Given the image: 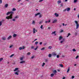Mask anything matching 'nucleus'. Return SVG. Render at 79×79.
Masks as SVG:
<instances>
[{
    "mask_svg": "<svg viewBox=\"0 0 79 79\" xmlns=\"http://www.w3.org/2000/svg\"><path fill=\"white\" fill-rule=\"evenodd\" d=\"M14 13L13 11H10L6 13V15H9V14H10V16L6 17V19H12L13 18V14Z\"/></svg>",
    "mask_w": 79,
    "mask_h": 79,
    "instance_id": "obj_1",
    "label": "nucleus"
},
{
    "mask_svg": "<svg viewBox=\"0 0 79 79\" xmlns=\"http://www.w3.org/2000/svg\"><path fill=\"white\" fill-rule=\"evenodd\" d=\"M74 23L76 24V29H77L79 28V23H78V22H77V21H74Z\"/></svg>",
    "mask_w": 79,
    "mask_h": 79,
    "instance_id": "obj_2",
    "label": "nucleus"
},
{
    "mask_svg": "<svg viewBox=\"0 0 79 79\" xmlns=\"http://www.w3.org/2000/svg\"><path fill=\"white\" fill-rule=\"evenodd\" d=\"M18 69H19V68H15V69L14 70V71H17V73H19V71L18 70Z\"/></svg>",
    "mask_w": 79,
    "mask_h": 79,
    "instance_id": "obj_3",
    "label": "nucleus"
},
{
    "mask_svg": "<svg viewBox=\"0 0 79 79\" xmlns=\"http://www.w3.org/2000/svg\"><path fill=\"white\" fill-rule=\"evenodd\" d=\"M35 32H37V30L35 29V28H33V34H35Z\"/></svg>",
    "mask_w": 79,
    "mask_h": 79,
    "instance_id": "obj_4",
    "label": "nucleus"
},
{
    "mask_svg": "<svg viewBox=\"0 0 79 79\" xmlns=\"http://www.w3.org/2000/svg\"><path fill=\"white\" fill-rule=\"evenodd\" d=\"M55 33H56V31H53L52 32V33H51V34L52 35H53V34H54V35H56V34Z\"/></svg>",
    "mask_w": 79,
    "mask_h": 79,
    "instance_id": "obj_5",
    "label": "nucleus"
},
{
    "mask_svg": "<svg viewBox=\"0 0 79 79\" xmlns=\"http://www.w3.org/2000/svg\"><path fill=\"white\" fill-rule=\"evenodd\" d=\"M11 38H12V36L10 35L7 38V40H10Z\"/></svg>",
    "mask_w": 79,
    "mask_h": 79,
    "instance_id": "obj_6",
    "label": "nucleus"
},
{
    "mask_svg": "<svg viewBox=\"0 0 79 79\" xmlns=\"http://www.w3.org/2000/svg\"><path fill=\"white\" fill-rule=\"evenodd\" d=\"M32 24H33V25H35V20H33L32 22Z\"/></svg>",
    "mask_w": 79,
    "mask_h": 79,
    "instance_id": "obj_7",
    "label": "nucleus"
},
{
    "mask_svg": "<svg viewBox=\"0 0 79 79\" xmlns=\"http://www.w3.org/2000/svg\"><path fill=\"white\" fill-rule=\"evenodd\" d=\"M52 55L53 56H56L57 54L56 53H55V52H53L52 53Z\"/></svg>",
    "mask_w": 79,
    "mask_h": 79,
    "instance_id": "obj_8",
    "label": "nucleus"
},
{
    "mask_svg": "<svg viewBox=\"0 0 79 79\" xmlns=\"http://www.w3.org/2000/svg\"><path fill=\"white\" fill-rule=\"evenodd\" d=\"M62 39H63V37H62L61 36H60L59 38V40H62Z\"/></svg>",
    "mask_w": 79,
    "mask_h": 79,
    "instance_id": "obj_9",
    "label": "nucleus"
},
{
    "mask_svg": "<svg viewBox=\"0 0 79 79\" xmlns=\"http://www.w3.org/2000/svg\"><path fill=\"white\" fill-rule=\"evenodd\" d=\"M64 40H65V39H63L62 40L60 41V44H62V43H63V42H64Z\"/></svg>",
    "mask_w": 79,
    "mask_h": 79,
    "instance_id": "obj_10",
    "label": "nucleus"
},
{
    "mask_svg": "<svg viewBox=\"0 0 79 79\" xmlns=\"http://www.w3.org/2000/svg\"><path fill=\"white\" fill-rule=\"evenodd\" d=\"M54 15H55V16L56 17H58V16H59V15H58V14H57L56 13H55L54 14Z\"/></svg>",
    "mask_w": 79,
    "mask_h": 79,
    "instance_id": "obj_11",
    "label": "nucleus"
},
{
    "mask_svg": "<svg viewBox=\"0 0 79 79\" xmlns=\"http://www.w3.org/2000/svg\"><path fill=\"white\" fill-rule=\"evenodd\" d=\"M70 8L69 7H68L67 8V11H70Z\"/></svg>",
    "mask_w": 79,
    "mask_h": 79,
    "instance_id": "obj_12",
    "label": "nucleus"
},
{
    "mask_svg": "<svg viewBox=\"0 0 79 79\" xmlns=\"http://www.w3.org/2000/svg\"><path fill=\"white\" fill-rule=\"evenodd\" d=\"M40 12H38L37 13V14H35V16H37L38 15H40Z\"/></svg>",
    "mask_w": 79,
    "mask_h": 79,
    "instance_id": "obj_13",
    "label": "nucleus"
},
{
    "mask_svg": "<svg viewBox=\"0 0 79 79\" xmlns=\"http://www.w3.org/2000/svg\"><path fill=\"white\" fill-rule=\"evenodd\" d=\"M45 23H50V20H49L48 21H45Z\"/></svg>",
    "mask_w": 79,
    "mask_h": 79,
    "instance_id": "obj_14",
    "label": "nucleus"
},
{
    "mask_svg": "<svg viewBox=\"0 0 79 79\" xmlns=\"http://www.w3.org/2000/svg\"><path fill=\"white\" fill-rule=\"evenodd\" d=\"M8 6V4H6L5 5V8H7Z\"/></svg>",
    "mask_w": 79,
    "mask_h": 79,
    "instance_id": "obj_15",
    "label": "nucleus"
},
{
    "mask_svg": "<svg viewBox=\"0 0 79 79\" xmlns=\"http://www.w3.org/2000/svg\"><path fill=\"white\" fill-rule=\"evenodd\" d=\"M61 0H59L57 1V3H58V4L61 3Z\"/></svg>",
    "mask_w": 79,
    "mask_h": 79,
    "instance_id": "obj_16",
    "label": "nucleus"
},
{
    "mask_svg": "<svg viewBox=\"0 0 79 79\" xmlns=\"http://www.w3.org/2000/svg\"><path fill=\"white\" fill-rule=\"evenodd\" d=\"M57 21L56 19H55L54 21L52 22V23H56Z\"/></svg>",
    "mask_w": 79,
    "mask_h": 79,
    "instance_id": "obj_17",
    "label": "nucleus"
},
{
    "mask_svg": "<svg viewBox=\"0 0 79 79\" xmlns=\"http://www.w3.org/2000/svg\"><path fill=\"white\" fill-rule=\"evenodd\" d=\"M16 36H17V35H16V34H14L13 35V37H16Z\"/></svg>",
    "mask_w": 79,
    "mask_h": 79,
    "instance_id": "obj_18",
    "label": "nucleus"
},
{
    "mask_svg": "<svg viewBox=\"0 0 79 79\" xmlns=\"http://www.w3.org/2000/svg\"><path fill=\"white\" fill-rule=\"evenodd\" d=\"M2 39L3 40H6V38H5V37H3L2 38Z\"/></svg>",
    "mask_w": 79,
    "mask_h": 79,
    "instance_id": "obj_19",
    "label": "nucleus"
},
{
    "mask_svg": "<svg viewBox=\"0 0 79 79\" xmlns=\"http://www.w3.org/2000/svg\"><path fill=\"white\" fill-rule=\"evenodd\" d=\"M63 32V30L62 29H61L60 30V33H61V32Z\"/></svg>",
    "mask_w": 79,
    "mask_h": 79,
    "instance_id": "obj_20",
    "label": "nucleus"
},
{
    "mask_svg": "<svg viewBox=\"0 0 79 79\" xmlns=\"http://www.w3.org/2000/svg\"><path fill=\"white\" fill-rule=\"evenodd\" d=\"M24 63H25V60H23V61H22L20 62V63H21V64Z\"/></svg>",
    "mask_w": 79,
    "mask_h": 79,
    "instance_id": "obj_21",
    "label": "nucleus"
},
{
    "mask_svg": "<svg viewBox=\"0 0 79 79\" xmlns=\"http://www.w3.org/2000/svg\"><path fill=\"white\" fill-rule=\"evenodd\" d=\"M48 48L49 49H52V46H49L48 47Z\"/></svg>",
    "mask_w": 79,
    "mask_h": 79,
    "instance_id": "obj_22",
    "label": "nucleus"
},
{
    "mask_svg": "<svg viewBox=\"0 0 79 79\" xmlns=\"http://www.w3.org/2000/svg\"><path fill=\"white\" fill-rule=\"evenodd\" d=\"M48 56L49 58H50V57H52V54H49L48 55Z\"/></svg>",
    "mask_w": 79,
    "mask_h": 79,
    "instance_id": "obj_23",
    "label": "nucleus"
},
{
    "mask_svg": "<svg viewBox=\"0 0 79 79\" xmlns=\"http://www.w3.org/2000/svg\"><path fill=\"white\" fill-rule=\"evenodd\" d=\"M69 35H71V34L70 33H68V35L67 36V37H68Z\"/></svg>",
    "mask_w": 79,
    "mask_h": 79,
    "instance_id": "obj_24",
    "label": "nucleus"
},
{
    "mask_svg": "<svg viewBox=\"0 0 79 79\" xmlns=\"http://www.w3.org/2000/svg\"><path fill=\"white\" fill-rule=\"evenodd\" d=\"M23 59H24V57H21L20 58V60H23Z\"/></svg>",
    "mask_w": 79,
    "mask_h": 79,
    "instance_id": "obj_25",
    "label": "nucleus"
},
{
    "mask_svg": "<svg viewBox=\"0 0 79 79\" xmlns=\"http://www.w3.org/2000/svg\"><path fill=\"white\" fill-rule=\"evenodd\" d=\"M59 66L61 67V68H63V65L62 64H60Z\"/></svg>",
    "mask_w": 79,
    "mask_h": 79,
    "instance_id": "obj_26",
    "label": "nucleus"
},
{
    "mask_svg": "<svg viewBox=\"0 0 79 79\" xmlns=\"http://www.w3.org/2000/svg\"><path fill=\"white\" fill-rule=\"evenodd\" d=\"M77 2V0H73V3H76Z\"/></svg>",
    "mask_w": 79,
    "mask_h": 79,
    "instance_id": "obj_27",
    "label": "nucleus"
},
{
    "mask_svg": "<svg viewBox=\"0 0 79 79\" xmlns=\"http://www.w3.org/2000/svg\"><path fill=\"white\" fill-rule=\"evenodd\" d=\"M2 21H0V26H1L2 25Z\"/></svg>",
    "mask_w": 79,
    "mask_h": 79,
    "instance_id": "obj_28",
    "label": "nucleus"
},
{
    "mask_svg": "<svg viewBox=\"0 0 79 79\" xmlns=\"http://www.w3.org/2000/svg\"><path fill=\"white\" fill-rule=\"evenodd\" d=\"M53 73L54 74H56V70H54L53 71Z\"/></svg>",
    "mask_w": 79,
    "mask_h": 79,
    "instance_id": "obj_29",
    "label": "nucleus"
},
{
    "mask_svg": "<svg viewBox=\"0 0 79 79\" xmlns=\"http://www.w3.org/2000/svg\"><path fill=\"white\" fill-rule=\"evenodd\" d=\"M15 74H16V75H17V76H18V75H19V74L17 72H16L15 73Z\"/></svg>",
    "mask_w": 79,
    "mask_h": 79,
    "instance_id": "obj_30",
    "label": "nucleus"
},
{
    "mask_svg": "<svg viewBox=\"0 0 79 79\" xmlns=\"http://www.w3.org/2000/svg\"><path fill=\"white\" fill-rule=\"evenodd\" d=\"M3 60V58H0V62H1V61H2V60Z\"/></svg>",
    "mask_w": 79,
    "mask_h": 79,
    "instance_id": "obj_31",
    "label": "nucleus"
},
{
    "mask_svg": "<svg viewBox=\"0 0 79 79\" xmlns=\"http://www.w3.org/2000/svg\"><path fill=\"white\" fill-rule=\"evenodd\" d=\"M39 17L40 18H42V14H40V15L39 16Z\"/></svg>",
    "mask_w": 79,
    "mask_h": 79,
    "instance_id": "obj_32",
    "label": "nucleus"
},
{
    "mask_svg": "<svg viewBox=\"0 0 79 79\" xmlns=\"http://www.w3.org/2000/svg\"><path fill=\"white\" fill-rule=\"evenodd\" d=\"M69 67L68 68V69L67 71V73H69Z\"/></svg>",
    "mask_w": 79,
    "mask_h": 79,
    "instance_id": "obj_33",
    "label": "nucleus"
},
{
    "mask_svg": "<svg viewBox=\"0 0 79 79\" xmlns=\"http://www.w3.org/2000/svg\"><path fill=\"white\" fill-rule=\"evenodd\" d=\"M44 49H45V48L44 47H43L42 48L40 49L41 50H44Z\"/></svg>",
    "mask_w": 79,
    "mask_h": 79,
    "instance_id": "obj_34",
    "label": "nucleus"
},
{
    "mask_svg": "<svg viewBox=\"0 0 79 79\" xmlns=\"http://www.w3.org/2000/svg\"><path fill=\"white\" fill-rule=\"evenodd\" d=\"M54 76V74H53V73H52L51 74V77H53Z\"/></svg>",
    "mask_w": 79,
    "mask_h": 79,
    "instance_id": "obj_35",
    "label": "nucleus"
},
{
    "mask_svg": "<svg viewBox=\"0 0 79 79\" xmlns=\"http://www.w3.org/2000/svg\"><path fill=\"white\" fill-rule=\"evenodd\" d=\"M67 11V8H66L65 9L63 10V12H65V11Z\"/></svg>",
    "mask_w": 79,
    "mask_h": 79,
    "instance_id": "obj_36",
    "label": "nucleus"
},
{
    "mask_svg": "<svg viewBox=\"0 0 79 79\" xmlns=\"http://www.w3.org/2000/svg\"><path fill=\"white\" fill-rule=\"evenodd\" d=\"M41 29H43V25H41V27H40Z\"/></svg>",
    "mask_w": 79,
    "mask_h": 79,
    "instance_id": "obj_37",
    "label": "nucleus"
},
{
    "mask_svg": "<svg viewBox=\"0 0 79 79\" xmlns=\"http://www.w3.org/2000/svg\"><path fill=\"white\" fill-rule=\"evenodd\" d=\"M12 47H13V45H10V46L9 47V48H12Z\"/></svg>",
    "mask_w": 79,
    "mask_h": 79,
    "instance_id": "obj_38",
    "label": "nucleus"
},
{
    "mask_svg": "<svg viewBox=\"0 0 79 79\" xmlns=\"http://www.w3.org/2000/svg\"><path fill=\"white\" fill-rule=\"evenodd\" d=\"M14 56V54H12L10 56V58H12V56Z\"/></svg>",
    "mask_w": 79,
    "mask_h": 79,
    "instance_id": "obj_39",
    "label": "nucleus"
},
{
    "mask_svg": "<svg viewBox=\"0 0 79 79\" xmlns=\"http://www.w3.org/2000/svg\"><path fill=\"white\" fill-rule=\"evenodd\" d=\"M73 52H76V49L73 48Z\"/></svg>",
    "mask_w": 79,
    "mask_h": 79,
    "instance_id": "obj_40",
    "label": "nucleus"
},
{
    "mask_svg": "<svg viewBox=\"0 0 79 79\" xmlns=\"http://www.w3.org/2000/svg\"><path fill=\"white\" fill-rule=\"evenodd\" d=\"M12 11H16V9L14 8H13V9H12Z\"/></svg>",
    "mask_w": 79,
    "mask_h": 79,
    "instance_id": "obj_41",
    "label": "nucleus"
},
{
    "mask_svg": "<svg viewBox=\"0 0 79 79\" xmlns=\"http://www.w3.org/2000/svg\"><path fill=\"white\" fill-rule=\"evenodd\" d=\"M27 55H31V53L30 52H28L27 53Z\"/></svg>",
    "mask_w": 79,
    "mask_h": 79,
    "instance_id": "obj_42",
    "label": "nucleus"
},
{
    "mask_svg": "<svg viewBox=\"0 0 79 79\" xmlns=\"http://www.w3.org/2000/svg\"><path fill=\"white\" fill-rule=\"evenodd\" d=\"M60 57V55H57V56H56V57L57 58H59Z\"/></svg>",
    "mask_w": 79,
    "mask_h": 79,
    "instance_id": "obj_43",
    "label": "nucleus"
},
{
    "mask_svg": "<svg viewBox=\"0 0 79 79\" xmlns=\"http://www.w3.org/2000/svg\"><path fill=\"white\" fill-rule=\"evenodd\" d=\"M45 63H43L42 65V66H44V65H45Z\"/></svg>",
    "mask_w": 79,
    "mask_h": 79,
    "instance_id": "obj_44",
    "label": "nucleus"
},
{
    "mask_svg": "<svg viewBox=\"0 0 79 79\" xmlns=\"http://www.w3.org/2000/svg\"><path fill=\"white\" fill-rule=\"evenodd\" d=\"M78 58H79V56L77 55L76 56V57L75 58L76 59H77Z\"/></svg>",
    "mask_w": 79,
    "mask_h": 79,
    "instance_id": "obj_45",
    "label": "nucleus"
},
{
    "mask_svg": "<svg viewBox=\"0 0 79 79\" xmlns=\"http://www.w3.org/2000/svg\"><path fill=\"white\" fill-rule=\"evenodd\" d=\"M19 50H22V47H20L19 48Z\"/></svg>",
    "mask_w": 79,
    "mask_h": 79,
    "instance_id": "obj_46",
    "label": "nucleus"
},
{
    "mask_svg": "<svg viewBox=\"0 0 79 79\" xmlns=\"http://www.w3.org/2000/svg\"><path fill=\"white\" fill-rule=\"evenodd\" d=\"M2 0H0V4H2Z\"/></svg>",
    "mask_w": 79,
    "mask_h": 79,
    "instance_id": "obj_47",
    "label": "nucleus"
},
{
    "mask_svg": "<svg viewBox=\"0 0 79 79\" xmlns=\"http://www.w3.org/2000/svg\"><path fill=\"white\" fill-rule=\"evenodd\" d=\"M35 45H37V44H38V42L36 41L35 42Z\"/></svg>",
    "mask_w": 79,
    "mask_h": 79,
    "instance_id": "obj_48",
    "label": "nucleus"
},
{
    "mask_svg": "<svg viewBox=\"0 0 79 79\" xmlns=\"http://www.w3.org/2000/svg\"><path fill=\"white\" fill-rule=\"evenodd\" d=\"M34 58V56H33L31 57V59H33V58Z\"/></svg>",
    "mask_w": 79,
    "mask_h": 79,
    "instance_id": "obj_49",
    "label": "nucleus"
},
{
    "mask_svg": "<svg viewBox=\"0 0 79 79\" xmlns=\"http://www.w3.org/2000/svg\"><path fill=\"white\" fill-rule=\"evenodd\" d=\"M74 76H73L72 77V79H74Z\"/></svg>",
    "mask_w": 79,
    "mask_h": 79,
    "instance_id": "obj_50",
    "label": "nucleus"
},
{
    "mask_svg": "<svg viewBox=\"0 0 79 79\" xmlns=\"http://www.w3.org/2000/svg\"><path fill=\"white\" fill-rule=\"evenodd\" d=\"M12 21H15V19H12Z\"/></svg>",
    "mask_w": 79,
    "mask_h": 79,
    "instance_id": "obj_51",
    "label": "nucleus"
},
{
    "mask_svg": "<svg viewBox=\"0 0 79 79\" xmlns=\"http://www.w3.org/2000/svg\"><path fill=\"white\" fill-rule=\"evenodd\" d=\"M41 23H42V21H40V22L39 24H41Z\"/></svg>",
    "mask_w": 79,
    "mask_h": 79,
    "instance_id": "obj_52",
    "label": "nucleus"
},
{
    "mask_svg": "<svg viewBox=\"0 0 79 79\" xmlns=\"http://www.w3.org/2000/svg\"><path fill=\"white\" fill-rule=\"evenodd\" d=\"M44 0H40L39 1V2H42Z\"/></svg>",
    "mask_w": 79,
    "mask_h": 79,
    "instance_id": "obj_53",
    "label": "nucleus"
},
{
    "mask_svg": "<svg viewBox=\"0 0 79 79\" xmlns=\"http://www.w3.org/2000/svg\"><path fill=\"white\" fill-rule=\"evenodd\" d=\"M40 45H42V42H40Z\"/></svg>",
    "mask_w": 79,
    "mask_h": 79,
    "instance_id": "obj_54",
    "label": "nucleus"
},
{
    "mask_svg": "<svg viewBox=\"0 0 79 79\" xmlns=\"http://www.w3.org/2000/svg\"><path fill=\"white\" fill-rule=\"evenodd\" d=\"M24 46H23L22 48V49H24Z\"/></svg>",
    "mask_w": 79,
    "mask_h": 79,
    "instance_id": "obj_55",
    "label": "nucleus"
},
{
    "mask_svg": "<svg viewBox=\"0 0 79 79\" xmlns=\"http://www.w3.org/2000/svg\"><path fill=\"white\" fill-rule=\"evenodd\" d=\"M31 48L32 49V48H34V46H32L31 47Z\"/></svg>",
    "mask_w": 79,
    "mask_h": 79,
    "instance_id": "obj_56",
    "label": "nucleus"
},
{
    "mask_svg": "<svg viewBox=\"0 0 79 79\" xmlns=\"http://www.w3.org/2000/svg\"><path fill=\"white\" fill-rule=\"evenodd\" d=\"M15 19H16L17 18H18V16H16L15 17Z\"/></svg>",
    "mask_w": 79,
    "mask_h": 79,
    "instance_id": "obj_57",
    "label": "nucleus"
},
{
    "mask_svg": "<svg viewBox=\"0 0 79 79\" xmlns=\"http://www.w3.org/2000/svg\"><path fill=\"white\" fill-rule=\"evenodd\" d=\"M37 48V47H36V48L35 49V50H36Z\"/></svg>",
    "mask_w": 79,
    "mask_h": 79,
    "instance_id": "obj_58",
    "label": "nucleus"
},
{
    "mask_svg": "<svg viewBox=\"0 0 79 79\" xmlns=\"http://www.w3.org/2000/svg\"><path fill=\"white\" fill-rule=\"evenodd\" d=\"M77 17L78 18H79V14H78L77 15Z\"/></svg>",
    "mask_w": 79,
    "mask_h": 79,
    "instance_id": "obj_59",
    "label": "nucleus"
},
{
    "mask_svg": "<svg viewBox=\"0 0 79 79\" xmlns=\"http://www.w3.org/2000/svg\"><path fill=\"white\" fill-rule=\"evenodd\" d=\"M57 71H58V72H60V70L59 69H58Z\"/></svg>",
    "mask_w": 79,
    "mask_h": 79,
    "instance_id": "obj_60",
    "label": "nucleus"
},
{
    "mask_svg": "<svg viewBox=\"0 0 79 79\" xmlns=\"http://www.w3.org/2000/svg\"><path fill=\"white\" fill-rule=\"evenodd\" d=\"M60 5H61V6H63V4H61Z\"/></svg>",
    "mask_w": 79,
    "mask_h": 79,
    "instance_id": "obj_61",
    "label": "nucleus"
},
{
    "mask_svg": "<svg viewBox=\"0 0 79 79\" xmlns=\"http://www.w3.org/2000/svg\"><path fill=\"white\" fill-rule=\"evenodd\" d=\"M62 79H65V77H64Z\"/></svg>",
    "mask_w": 79,
    "mask_h": 79,
    "instance_id": "obj_62",
    "label": "nucleus"
},
{
    "mask_svg": "<svg viewBox=\"0 0 79 79\" xmlns=\"http://www.w3.org/2000/svg\"><path fill=\"white\" fill-rule=\"evenodd\" d=\"M37 40V39H35L34 40V41H35V40Z\"/></svg>",
    "mask_w": 79,
    "mask_h": 79,
    "instance_id": "obj_63",
    "label": "nucleus"
},
{
    "mask_svg": "<svg viewBox=\"0 0 79 79\" xmlns=\"http://www.w3.org/2000/svg\"><path fill=\"white\" fill-rule=\"evenodd\" d=\"M62 57H64V56H63V55L62 56Z\"/></svg>",
    "mask_w": 79,
    "mask_h": 79,
    "instance_id": "obj_64",
    "label": "nucleus"
}]
</instances>
